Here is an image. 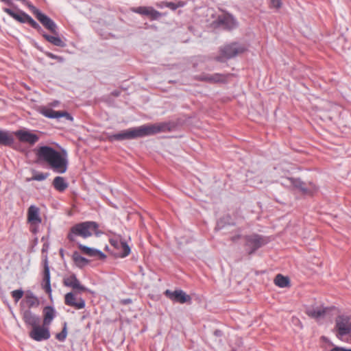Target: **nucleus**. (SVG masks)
Segmentation results:
<instances>
[{
  "label": "nucleus",
  "mask_w": 351,
  "mask_h": 351,
  "mask_svg": "<svg viewBox=\"0 0 351 351\" xmlns=\"http://www.w3.org/2000/svg\"><path fill=\"white\" fill-rule=\"evenodd\" d=\"M38 160L46 162L56 173H64L67 170L66 153H60L49 146L40 147L36 152Z\"/></svg>",
  "instance_id": "f257e3e1"
},
{
  "label": "nucleus",
  "mask_w": 351,
  "mask_h": 351,
  "mask_svg": "<svg viewBox=\"0 0 351 351\" xmlns=\"http://www.w3.org/2000/svg\"><path fill=\"white\" fill-rule=\"evenodd\" d=\"M167 125L164 123L156 124L143 125L138 128H132L121 131L118 134L109 136L110 141H123L133 139L145 136L154 135L166 130Z\"/></svg>",
  "instance_id": "f03ea898"
},
{
  "label": "nucleus",
  "mask_w": 351,
  "mask_h": 351,
  "mask_svg": "<svg viewBox=\"0 0 351 351\" xmlns=\"http://www.w3.org/2000/svg\"><path fill=\"white\" fill-rule=\"evenodd\" d=\"M93 234H98V224L94 221H85L73 226L68 234V239L73 241L75 236L85 239Z\"/></svg>",
  "instance_id": "7ed1b4c3"
},
{
  "label": "nucleus",
  "mask_w": 351,
  "mask_h": 351,
  "mask_svg": "<svg viewBox=\"0 0 351 351\" xmlns=\"http://www.w3.org/2000/svg\"><path fill=\"white\" fill-rule=\"evenodd\" d=\"M332 332L342 341H347L351 334V317L340 315L335 319Z\"/></svg>",
  "instance_id": "20e7f679"
},
{
  "label": "nucleus",
  "mask_w": 351,
  "mask_h": 351,
  "mask_svg": "<svg viewBox=\"0 0 351 351\" xmlns=\"http://www.w3.org/2000/svg\"><path fill=\"white\" fill-rule=\"evenodd\" d=\"M246 48L241 45L233 43L224 46L221 49V56L217 58L218 61L222 62L223 58L229 59L243 53Z\"/></svg>",
  "instance_id": "39448f33"
},
{
  "label": "nucleus",
  "mask_w": 351,
  "mask_h": 351,
  "mask_svg": "<svg viewBox=\"0 0 351 351\" xmlns=\"http://www.w3.org/2000/svg\"><path fill=\"white\" fill-rule=\"evenodd\" d=\"M27 221L30 225V230L33 233L37 231V226L41 223L42 219L40 216V208L35 205H31L27 209Z\"/></svg>",
  "instance_id": "423d86ee"
},
{
  "label": "nucleus",
  "mask_w": 351,
  "mask_h": 351,
  "mask_svg": "<svg viewBox=\"0 0 351 351\" xmlns=\"http://www.w3.org/2000/svg\"><path fill=\"white\" fill-rule=\"evenodd\" d=\"M30 9L36 18L46 29L49 30L52 34H57V25L49 17L43 14L38 9L33 5L30 6Z\"/></svg>",
  "instance_id": "0eeeda50"
},
{
  "label": "nucleus",
  "mask_w": 351,
  "mask_h": 351,
  "mask_svg": "<svg viewBox=\"0 0 351 351\" xmlns=\"http://www.w3.org/2000/svg\"><path fill=\"white\" fill-rule=\"evenodd\" d=\"M165 295L173 302L180 304L189 303L191 301V297L182 290L171 291L167 289L165 291Z\"/></svg>",
  "instance_id": "6e6552de"
},
{
  "label": "nucleus",
  "mask_w": 351,
  "mask_h": 351,
  "mask_svg": "<svg viewBox=\"0 0 351 351\" xmlns=\"http://www.w3.org/2000/svg\"><path fill=\"white\" fill-rule=\"evenodd\" d=\"M267 243V240L258 234H252L246 237V246L250 249V254L253 253Z\"/></svg>",
  "instance_id": "1a4fd4ad"
},
{
  "label": "nucleus",
  "mask_w": 351,
  "mask_h": 351,
  "mask_svg": "<svg viewBox=\"0 0 351 351\" xmlns=\"http://www.w3.org/2000/svg\"><path fill=\"white\" fill-rule=\"evenodd\" d=\"M64 304L75 309H82L85 307V301L82 298H77L76 291L67 293L64 295Z\"/></svg>",
  "instance_id": "9d476101"
},
{
  "label": "nucleus",
  "mask_w": 351,
  "mask_h": 351,
  "mask_svg": "<svg viewBox=\"0 0 351 351\" xmlns=\"http://www.w3.org/2000/svg\"><path fill=\"white\" fill-rule=\"evenodd\" d=\"M29 337L37 341L48 339L50 337L48 326L38 324L30 331Z\"/></svg>",
  "instance_id": "9b49d317"
},
{
  "label": "nucleus",
  "mask_w": 351,
  "mask_h": 351,
  "mask_svg": "<svg viewBox=\"0 0 351 351\" xmlns=\"http://www.w3.org/2000/svg\"><path fill=\"white\" fill-rule=\"evenodd\" d=\"M63 285L65 287L72 288L74 291H85L86 288L81 285L80 280L77 278L76 276L73 274L65 276L63 278Z\"/></svg>",
  "instance_id": "f8f14e48"
},
{
  "label": "nucleus",
  "mask_w": 351,
  "mask_h": 351,
  "mask_svg": "<svg viewBox=\"0 0 351 351\" xmlns=\"http://www.w3.org/2000/svg\"><path fill=\"white\" fill-rule=\"evenodd\" d=\"M230 75H223L220 73L204 74L197 77L199 81L206 82L211 84L226 83Z\"/></svg>",
  "instance_id": "ddd939ff"
},
{
  "label": "nucleus",
  "mask_w": 351,
  "mask_h": 351,
  "mask_svg": "<svg viewBox=\"0 0 351 351\" xmlns=\"http://www.w3.org/2000/svg\"><path fill=\"white\" fill-rule=\"evenodd\" d=\"M14 134L18 138L19 141L27 143L30 145H34L39 139V137L36 134L23 130L16 131Z\"/></svg>",
  "instance_id": "4468645a"
},
{
  "label": "nucleus",
  "mask_w": 351,
  "mask_h": 351,
  "mask_svg": "<svg viewBox=\"0 0 351 351\" xmlns=\"http://www.w3.org/2000/svg\"><path fill=\"white\" fill-rule=\"evenodd\" d=\"M132 10L137 14L147 16L152 20H156L161 16L162 14L154 9L152 7L140 6L134 8Z\"/></svg>",
  "instance_id": "2eb2a0df"
},
{
  "label": "nucleus",
  "mask_w": 351,
  "mask_h": 351,
  "mask_svg": "<svg viewBox=\"0 0 351 351\" xmlns=\"http://www.w3.org/2000/svg\"><path fill=\"white\" fill-rule=\"evenodd\" d=\"M329 308L323 305L308 307L306 310V314L311 318L317 319L325 316Z\"/></svg>",
  "instance_id": "dca6fc26"
},
{
  "label": "nucleus",
  "mask_w": 351,
  "mask_h": 351,
  "mask_svg": "<svg viewBox=\"0 0 351 351\" xmlns=\"http://www.w3.org/2000/svg\"><path fill=\"white\" fill-rule=\"evenodd\" d=\"M293 185L300 189L304 194L313 195L317 191V186L310 182L308 185L299 180H291Z\"/></svg>",
  "instance_id": "f3484780"
},
{
  "label": "nucleus",
  "mask_w": 351,
  "mask_h": 351,
  "mask_svg": "<svg viewBox=\"0 0 351 351\" xmlns=\"http://www.w3.org/2000/svg\"><path fill=\"white\" fill-rule=\"evenodd\" d=\"M41 113L46 117L48 118H56L60 119L61 117H64L67 120L73 121V117L65 111H56L51 108H43L41 110Z\"/></svg>",
  "instance_id": "a211bd4d"
},
{
  "label": "nucleus",
  "mask_w": 351,
  "mask_h": 351,
  "mask_svg": "<svg viewBox=\"0 0 351 351\" xmlns=\"http://www.w3.org/2000/svg\"><path fill=\"white\" fill-rule=\"evenodd\" d=\"M78 247L82 251V253L89 256H97L99 259H104L106 257V256L101 251H99L91 247H88L84 245L80 244L78 245Z\"/></svg>",
  "instance_id": "6ab92c4d"
},
{
  "label": "nucleus",
  "mask_w": 351,
  "mask_h": 351,
  "mask_svg": "<svg viewBox=\"0 0 351 351\" xmlns=\"http://www.w3.org/2000/svg\"><path fill=\"white\" fill-rule=\"evenodd\" d=\"M43 288L47 294L51 295V283H50V272H49V268L47 263H45V267H44Z\"/></svg>",
  "instance_id": "aec40b11"
},
{
  "label": "nucleus",
  "mask_w": 351,
  "mask_h": 351,
  "mask_svg": "<svg viewBox=\"0 0 351 351\" xmlns=\"http://www.w3.org/2000/svg\"><path fill=\"white\" fill-rule=\"evenodd\" d=\"M23 319L26 324L31 326L32 328L40 323L39 317L34 315L30 311H25L23 313Z\"/></svg>",
  "instance_id": "412c9836"
},
{
  "label": "nucleus",
  "mask_w": 351,
  "mask_h": 351,
  "mask_svg": "<svg viewBox=\"0 0 351 351\" xmlns=\"http://www.w3.org/2000/svg\"><path fill=\"white\" fill-rule=\"evenodd\" d=\"M14 142L13 134L0 130V145L10 146Z\"/></svg>",
  "instance_id": "4be33fe9"
},
{
  "label": "nucleus",
  "mask_w": 351,
  "mask_h": 351,
  "mask_svg": "<svg viewBox=\"0 0 351 351\" xmlns=\"http://www.w3.org/2000/svg\"><path fill=\"white\" fill-rule=\"evenodd\" d=\"M52 185L56 191L60 193L64 192L69 186V184L64 178L61 176L55 177Z\"/></svg>",
  "instance_id": "5701e85b"
},
{
  "label": "nucleus",
  "mask_w": 351,
  "mask_h": 351,
  "mask_svg": "<svg viewBox=\"0 0 351 351\" xmlns=\"http://www.w3.org/2000/svg\"><path fill=\"white\" fill-rule=\"evenodd\" d=\"M3 11L8 15H10L11 17L21 23H27V18H29V16L27 14H26L24 12L16 13L10 8H3Z\"/></svg>",
  "instance_id": "b1692460"
},
{
  "label": "nucleus",
  "mask_w": 351,
  "mask_h": 351,
  "mask_svg": "<svg viewBox=\"0 0 351 351\" xmlns=\"http://www.w3.org/2000/svg\"><path fill=\"white\" fill-rule=\"evenodd\" d=\"M275 285L280 288H287L291 287L290 279L287 276L282 274H277L274 280Z\"/></svg>",
  "instance_id": "393cba45"
},
{
  "label": "nucleus",
  "mask_w": 351,
  "mask_h": 351,
  "mask_svg": "<svg viewBox=\"0 0 351 351\" xmlns=\"http://www.w3.org/2000/svg\"><path fill=\"white\" fill-rule=\"evenodd\" d=\"M43 324L49 326L55 317V311L51 306H46L43 309Z\"/></svg>",
  "instance_id": "a878e982"
},
{
  "label": "nucleus",
  "mask_w": 351,
  "mask_h": 351,
  "mask_svg": "<svg viewBox=\"0 0 351 351\" xmlns=\"http://www.w3.org/2000/svg\"><path fill=\"white\" fill-rule=\"evenodd\" d=\"M219 23L223 25L226 29H230L235 26V21L234 18L230 14H223L219 18Z\"/></svg>",
  "instance_id": "bb28decb"
},
{
  "label": "nucleus",
  "mask_w": 351,
  "mask_h": 351,
  "mask_svg": "<svg viewBox=\"0 0 351 351\" xmlns=\"http://www.w3.org/2000/svg\"><path fill=\"white\" fill-rule=\"evenodd\" d=\"M43 36L45 38L46 40L51 43L52 45L57 47H64L65 43L62 40V39L58 36L57 34H54L53 36L48 35L45 33H43Z\"/></svg>",
  "instance_id": "cd10ccee"
},
{
  "label": "nucleus",
  "mask_w": 351,
  "mask_h": 351,
  "mask_svg": "<svg viewBox=\"0 0 351 351\" xmlns=\"http://www.w3.org/2000/svg\"><path fill=\"white\" fill-rule=\"evenodd\" d=\"M73 261L78 267H83L88 264L89 261L82 256L78 252H75L72 256Z\"/></svg>",
  "instance_id": "c85d7f7f"
},
{
  "label": "nucleus",
  "mask_w": 351,
  "mask_h": 351,
  "mask_svg": "<svg viewBox=\"0 0 351 351\" xmlns=\"http://www.w3.org/2000/svg\"><path fill=\"white\" fill-rule=\"evenodd\" d=\"M25 301L29 308L36 307L39 305V300L32 292H27L25 295Z\"/></svg>",
  "instance_id": "c756f323"
},
{
  "label": "nucleus",
  "mask_w": 351,
  "mask_h": 351,
  "mask_svg": "<svg viewBox=\"0 0 351 351\" xmlns=\"http://www.w3.org/2000/svg\"><path fill=\"white\" fill-rule=\"evenodd\" d=\"M121 250V257H125L130 253V248L128 245L124 241H120V247Z\"/></svg>",
  "instance_id": "7c9ffc66"
},
{
  "label": "nucleus",
  "mask_w": 351,
  "mask_h": 351,
  "mask_svg": "<svg viewBox=\"0 0 351 351\" xmlns=\"http://www.w3.org/2000/svg\"><path fill=\"white\" fill-rule=\"evenodd\" d=\"M24 292L21 289H17L11 292V295L15 302H18L23 296Z\"/></svg>",
  "instance_id": "2f4dec72"
},
{
  "label": "nucleus",
  "mask_w": 351,
  "mask_h": 351,
  "mask_svg": "<svg viewBox=\"0 0 351 351\" xmlns=\"http://www.w3.org/2000/svg\"><path fill=\"white\" fill-rule=\"evenodd\" d=\"M48 175L44 173L36 172L29 180L42 181L47 178Z\"/></svg>",
  "instance_id": "473e14b6"
},
{
  "label": "nucleus",
  "mask_w": 351,
  "mask_h": 351,
  "mask_svg": "<svg viewBox=\"0 0 351 351\" xmlns=\"http://www.w3.org/2000/svg\"><path fill=\"white\" fill-rule=\"evenodd\" d=\"M67 335L66 324L64 323L62 330L56 335V339L60 341H64Z\"/></svg>",
  "instance_id": "72a5a7b5"
},
{
  "label": "nucleus",
  "mask_w": 351,
  "mask_h": 351,
  "mask_svg": "<svg viewBox=\"0 0 351 351\" xmlns=\"http://www.w3.org/2000/svg\"><path fill=\"white\" fill-rule=\"evenodd\" d=\"M27 23L29 24L34 29L41 30L40 26L30 16L27 18Z\"/></svg>",
  "instance_id": "f704fd0d"
},
{
  "label": "nucleus",
  "mask_w": 351,
  "mask_h": 351,
  "mask_svg": "<svg viewBox=\"0 0 351 351\" xmlns=\"http://www.w3.org/2000/svg\"><path fill=\"white\" fill-rule=\"evenodd\" d=\"M282 5V0H270L269 7L273 8H280Z\"/></svg>",
  "instance_id": "c9c22d12"
},
{
  "label": "nucleus",
  "mask_w": 351,
  "mask_h": 351,
  "mask_svg": "<svg viewBox=\"0 0 351 351\" xmlns=\"http://www.w3.org/2000/svg\"><path fill=\"white\" fill-rule=\"evenodd\" d=\"M46 56L51 59H54V60H58V62H62L63 61V58L60 56H58L52 53H50V52H47L46 53Z\"/></svg>",
  "instance_id": "e433bc0d"
},
{
  "label": "nucleus",
  "mask_w": 351,
  "mask_h": 351,
  "mask_svg": "<svg viewBox=\"0 0 351 351\" xmlns=\"http://www.w3.org/2000/svg\"><path fill=\"white\" fill-rule=\"evenodd\" d=\"M165 6L172 10H176L178 8V5L173 2H167Z\"/></svg>",
  "instance_id": "4c0bfd02"
},
{
  "label": "nucleus",
  "mask_w": 351,
  "mask_h": 351,
  "mask_svg": "<svg viewBox=\"0 0 351 351\" xmlns=\"http://www.w3.org/2000/svg\"><path fill=\"white\" fill-rule=\"evenodd\" d=\"M110 244L113 246H114L116 248L119 249L120 247V241H114V240H110Z\"/></svg>",
  "instance_id": "58836bf2"
},
{
  "label": "nucleus",
  "mask_w": 351,
  "mask_h": 351,
  "mask_svg": "<svg viewBox=\"0 0 351 351\" xmlns=\"http://www.w3.org/2000/svg\"><path fill=\"white\" fill-rule=\"evenodd\" d=\"M330 351H351V349H345L343 348L335 347L330 350Z\"/></svg>",
  "instance_id": "ea45409f"
}]
</instances>
